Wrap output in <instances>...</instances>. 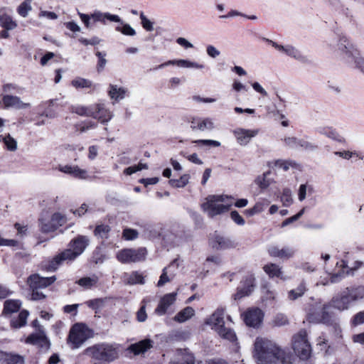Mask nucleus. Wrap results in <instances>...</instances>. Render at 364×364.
<instances>
[{"label":"nucleus","instance_id":"obj_1","mask_svg":"<svg viewBox=\"0 0 364 364\" xmlns=\"http://www.w3.org/2000/svg\"><path fill=\"white\" fill-rule=\"evenodd\" d=\"M255 354L258 364H287L291 363V356L279 348L272 341L257 337L254 344Z\"/></svg>","mask_w":364,"mask_h":364},{"label":"nucleus","instance_id":"obj_2","mask_svg":"<svg viewBox=\"0 0 364 364\" xmlns=\"http://www.w3.org/2000/svg\"><path fill=\"white\" fill-rule=\"evenodd\" d=\"M90 239L87 236L78 235L70 242V248L55 256L46 267L48 272L55 271L64 261H72L80 256L89 245Z\"/></svg>","mask_w":364,"mask_h":364},{"label":"nucleus","instance_id":"obj_3","mask_svg":"<svg viewBox=\"0 0 364 364\" xmlns=\"http://www.w3.org/2000/svg\"><path fill=\"white\" fill-rule=\"evenodd\" d=\"M119 345L117 343H101L87 348L84 354L90 357L94 364H107L119 358Z\"/></svg>","mask_w":364,"mask_h":364},{"label":"nucleus","instance_id":"obj_4","mask_svg":"<svg viewBox=\"0 0 364 364\" xmlns=\"http://www.w3.org/2000/svg\"><path fill=\"white\" fill-rule=\"evenodd\" d=\"M364 299V286L346 287L334 296L331 301V306L343 311L348 310L353 303Z\"/></svg>","mask_w":364,"mask_h":364},{"label":"nucleus","instance_id":"obj_5","mask_svg":"<svg viewBox=\"0 0 364 364\" xmlns=\"http://www.w3.org/2000/svg\"><path fill=\"white\" fill-rule=\"evenodd\" d=\"M233 199L232 196L227 195H210L205 198L201 208L209 217L213 218L228 212L233 204Z\"/></svg>","mask_w":364,"mask_h":364},{"label":"nucleus","instance_id":"obj_6","mask_svg":"<svg viewBox=\"0 0 364 364\" xmlns=\"http://www.w3.org/2000/svg\"><path fill=\"white\" fill-rule=\"evenodd\" d=\"M92 331L83 323H75L70 330L68 343L73 349L79 348L92 336Z\"/></svg>","mask_w":364,"mask_h":364},{"label":"nucleus","instance_id":"obj_7","mask_svg":"<svg viewBox=\"0 0 364 364\" xmlns=\"http://www.w3.org/2000/svg\"><path fill=\"white\" fill-rule=\"evenodd\" d=\"M292 347L301 359L306 360L310 357L311 346L307 339V333L305 330L299 331L293 336Z\"/></svg>","mask_w":364,"mask_h":364},{"label":"nucleus","instance_id":"obj_8","mask_svg":"<svg viewBox=\"0 0 364 364\" xmlns=\"http://www.w3.org/2000/svg\"><path fill=\"white\" fill-rule=\"evenodd\" d=\"M146 254L147 252L144 247L126 248L119 250L117 253L116 257L122 264L135 263L144 261Z\"/></svg>","mask_w":364,"mask_h":364},{"label":"nucleus","instance_id":"obj_9","mask_svg":"<svg viewBox=\"0 0 364 364\" xmlns=\"http://www.w3.org/2000/svg\"><path fill=\"white\" fill-rule=\"evenodd\" d=\"M39 228L42 232L48 233L55 231L59 227L63 226L66 223V218L60 213H55L52 215L50 218L41 217L38 220Z\"/></svg>","mask_w":364,"mask_h":364},{"label":"nucleus","instance_id":"obj_10","mask_svg":"<svg viewBox=\"0 0 364 364\" xmlns=\"http://www.w3.org/2000/svg\"><path fill=\"white\" fill-rule=\"evenodd\" d=\"M331 307L330 304L321 305L316 304L311 307L307 314V320L311 323H327L330 321V315L328 312Z\"/></svg>","mask_w":364,"mask_h":364},{"label":"nucleus","instance_id":"obj_11","mask_svg":"<svg viewBox=\"0 0 364 364\" xmlns=\"http://www.w3.org/2000/svg\"><path fill=\"white\" fill-rule=\"evenodd\" d=\"M264 41L270 44L279 52L285 54L290 58L301 62L305 60V57L301 52L297 48L291 44L280 45L269 38H264Z\"/></svg>","mask_w":364,"mask_h":364},{"label":"nucleus","instance_id":"obj_12","mask_svg":"<svg viewBox=\"0 0 364 364\" xmlns=\"http://www.w3.org/2000/svg\"><path fill=\"white\" fill-rule=\"evenodd\" d=\"M259 132L258 129H249L238 127L233 130L232 134L237 142L242 146H247L252 139L255 137Z\"/></svg>","mask_w":364,"mask_h":364},{"label":"nucleus","instance_id":"obj_13","mask_svg":"<svg viewBox=\"0 0 364 364\" xmlns=\"http://www.w3.org/2000/svg\"><path fill=\"white\" fill-rule=\"evenodd\" d=\"M263 317L262 311L258 308L250 309L243 314L246 325L254 328H257L261 325Z\"/></svg>","mask_w":364,"mask_h":364},{"label":"nucleus","instance_id":"obj_14","mask_svg":"<svg viewBox=\"0 0 364 364\" xmlns=\"http://www.w3.org/2000/svg\"><path fill=\"white\" fill-rule=\"evenodd\" d=\"M55 280V276L43 277H41L38 274H34L28 277L27 283L30 289H41L49 287L54 283Z\"/></svg>","mask_w":364,"mask_h":364},{"label":"nucleus","instance_id":"obj_15","mask_svg":"<svg viewBox=\"0 0 364 364\" xmlns=\"http://www.w3.org/2000/svg\"><path fill=\"white\" fill-rule=\"evenodd\" d=\"M336 46L339 54L344 58H346L348 62H350L354 58L356 50L353 48L348 39L345 36L341 37Z\"/></svg>","mask_w":364,"mask_h":364},{"label":"nucleus","instance_id":"obj_16","mask_svg":"<svg viewBox=\"0 0 364 364\" xmlns=\"http://www.w3.org/2000/svg\"><path fill=\"white\" fill-rule=\"evenodd\" d=\"M210 245L215 250H227L235 248L237 242L230 238L215 234L210 240Z\"/></svg>","mask_w":364,"mask_h":364},{"label":"nucleus","instance_id":"obj_17","mask_svg":"<svg viewBox=\"0 0 364 364\" xmlns=\"http://www.w3.org/2000/svg\"><path fill=\"white\" fill-rule=\"evenodd\" d=\"M241 287L237 288V292L233 295L235 300H239L246 296L250 295L254 290L255 277L252 275H248L241 282Z\"/></svg>","mask_w":364,"mask_h":364},{"label":"nucleus","instance_id":"obj_18","mask_svg":"<svg viewBox=\"0 0 364 364\" xmlns=\"http://www.w3.org/2000/svg\"><path fill=\"white\" fill-rule=\"evenodd\" d=\"M26 343L46 349H48L50 347V342L44 330H40V331L29 335L26 339Z\"/></svg>","mask_w":364,"mask_h":364},{"label":"nucleus","instance_id":"obj_19","mask_svg":"<svg viewBox=\"0 0 364 364\" xmlns=\"http://www.w3.org/2000/svg\"><path fill=\"white\" fill-rule=\"evenodd\" d=\"M190 122L193 131H210L215 127L213 119L209 117H193Z\"/></svg>","mask_w":364,"mask_h":364},{"label":"nucleus","instance_id":"obj_20","mask_svg":"<svg viewBox=\"0 0 364 364\" xmlns=\"http://www.w3.org/2000/svg\"><path fill=\"white\" fill-rule=\"evenodd\" d=\"M225 309L218 308L205 321L206 325L211 326L215 331L224 326Z\"/></svg>","mask_w":364,"mask_h":364},{"label":"nucleus","instance_id":"obj_21","mask_svg":"<svg viewBox=\"0 0 364 364\" xmlns=\"http://www.w3.org/2000/svg\"><path fill=\"white\" fill-rule=\"evenodd\" d=\"M1 101L4 104V107L6 109H23L31 107L30 103L23 102L20 97L12 95H3Z\"/></svg>","mask_w":364,"mask_h":364},{"label":"nucleus","instance_id":"obj_22","mask_svg":"<svg viewBox=\"0 0 364 364\" xmlns=\"http://www.w3.org/2000/svg\"><path fill=\"white\" fill-rule=\"evenodd\" d=\"M268 253L271 257H278L282 259H289L294 257L295 250L291 247H283L279 248L277 246H271L268 248Z\"/></svg>","mask_w":364,"mask_h":364},{"label":"nucleus","instance_id":"obj_23","mask_svg":"<svg viewBox=\"0 0 364 364\" xmlns=\"http://www.w3.org/2000/svg\"><path fill=\"white\" fill-rule=\"evenodd\" d=\"M93 108L95 116H92V117L98 119L102 123L107 122L112 118V112L107 109L104 104H95L93 105Z\"/></svg>","mask_w":364,"mask_h":364},{"label":"nucleus","instance_id":"obj_24","mask_svg":"<svg viewBox=\"0 0 364 364\" xmlns=\"http://www.w3.org/2000/svg\"><path fill=\"white\" fill-rule=\"evenodd\" d=\"M58 168L60 171L79 179H86L88 177L87 171L79 168L77 166L60 165Z\"/></svg>","mask_w":364,"mask_h":364},{"label":"nucleus","instance_id":"obj_25","mask_svg":"<svg viewBox=\"0 0 364 364\" xmlns=\"http://www.w3.org/2000/svg\"><path fill=\"white\" fill-rule=\"evenodd\" d=\"M176 293H170L164 295L159 301L155 312L160 316L164 315L168 308L176 301Z\"/></svg>","mask_w":364,"mask_h":364},{"label":"nucleus","instance_id":"obj_26","mask_svg":"<svg viewBox=\"0 0 364 364\" xmlns=\"http://www.w3.org/2000/svg\"><path fill=\"white\" fill-rule=\"evenodd\" d=\"M129 90L126 87H119L117 85L112 84L109 85L108 95L111 100H113L115 102H119L124 100Z\"/></svg>","mask_w":364,"mask_h":364},{"label":"nucleus","instance_id":"obj_27","mask_svg":"<svg viewBox=\"0 0 364 364\" xmlns=\"http://www.w3.org/2000/svg\"><path fill=\"white\" fill-rule=\"evenodd\" d=\"M91 17L95 22H101L103 24H106L107 21L121 22V18L119 16L111 14L108 12L102 13L100 11H95L91 14Z\"/></svg>","mask_w":364,"mask_h":364},{"label":"nucleus","instance_id":"obj_28","mask_svg":"<svg viewBox=\"0 0 364 364\" xmlns=\"http://www.w3.org/2000/svg\"><path fill=\"white\" fill-rule=\"evenodd\" d=\"M0 359H4L6 364H24V358L18 354L0 351Z\"/></svg>","mask_w":364,"mask_h":364},{"label":"nucleus","instance_id":"obj_29","mask_svg":"<svg viewBox=\"0 0 364 364\" xmlns=\"http://www.w3.org/2000/svg\"><path fill=\"white\" fill-rule=\"evenodd\" d=\"M126 284L134 285L136 284H144V278L143 275L139 272H132L131 273H126L124 276Z\"/></svg>","mask_w":364,"mask_h":364},{"label":"nucleus","instance_id":"obj_30","mask_svg":"<svg viewBox=\"0 0 364 364\" xmlns=\"http://www.w3.org/2000/svg\"><path fill=\"white\" fill-rule=\"evenodd\" d=\"M151 347L150 340H144L139 343L132 344L129 346V350L135 355H139L146 351Z\"/></svg>","mask_w":364,"mask_h":364},{"label":"nucleus","instance_id":"obj_31","mask_svg":"<svg viewBox=\"0 0 364 364\" xmlns=\"http://www.w3.org/2000/svg\"><path fill=\"white\" fill-rule=\"evenodd\" d=\"M195 315V310L191 307L187 306L180 311L175 316L174 321L178 323H183L191 318H192Z\"/></svg>","mask_w":364,"mask_h":364},{"label":"nucleus","instance_id":"obj_32","mask_svg":"<svg viewBox=\"0 0 364 364\" xmlns=\"http://www.w3.org/2000/svg\"><path fill=\"white\" fill-rule=\"evenodd\" d=\"M343 275L341 273L337 274H328L326 273L325 276H321L317 283V284H321L323 286L328 285L330 284L337 283L341 281Z\"/></svg>","mask_w":364,"mask_h":364},{"label":"nucleus","instance_id":"obj_33","mask_svg":"<svg viewBox=\"0 0 364 364\" xmlns=\"http://www.w3.org/2000/svg\"><path fill=\"white\" fill-rule=\"evenodd\" d=\"M307 291L306 284L304 282H301L299 285L294 289H291L288 292V299L291 301L296 300L301 297Z\"/></svg>","mask_w":364,"mask_h":364},{"label":"nucleus","instance_id":"obj_34","mask_svg":"<svg viewBox=\"0 0 364 364\" xmlns=\"http://www.w3.org/2000/svg\"><path fill=\"white\" fill-rule=\"evenodd\" d=\"M318 132L321 134L325 135L329 139L338 142H343L344 141L343 138L332 127H320Z\"/></svg>","mask_w":364,"mask_h":364},{"label":"nucleus","instance_id":"obj_35","mask_svg":"<svg viewBox=\"0 0 364 364\" xmlns=\"http://www.w3.org/2000/svg\"><path fill=\"white\" fill-rule=\"evenodd\" d=\"M177 355L181 357L183 359L182 362L174 361L171 362V364H194V356L186 349H178L177 350Z\"/></svg>","mask_w":364,"mask_h":364},{"label":"nucleus","instance_id":"obj_36","mask_svg":"<svg viewBox=\"0 0 364 364\" xmlns=\"http://www.w3.org/2000/svg\"><path fill=\"white\" fill-rule=\"evenodd\" d=\"M99 281V277L97 275H92V277H85L78 279L76 283L80 287L85 289H91L96 286Z\"/></svg>","mask_w":364,"mask_h":364},{"label":"nucleus","instance_id":"obj_37","mask_svg":"<svg viewBox=\"0 0 364 364\" xmlns=\"http://www.w3.org/2000/svg\"><path fill=\"white\" fill-rule=\"evenodd\" d=\"M263 269L267 274L270 277H281L282 278V269L281 267L273 263L267 264L263 267Z\"/></svg>","mask_w":364,"mask_h":364},{"label":"nucleus","instance_id":"obj_38","mask_svg":"<svg viewBox=\"0 0 364 364\" xmlns=\"http://www.w3.org/2000/svg\"><path fill=\"white\" fill-rule=\"evenodd\" d=\"M21 306V302L19 300H6L4 302V314H11L16 312L19 310Z\"/></svg>","mask_w":364,"mask_h":364},{"label":"nucleus","instance_id":"obj_39","mask_svg":"<svg viewBox=\"0 0 364 364\" xmlns=\"http://www.w3.org/2000/svg\"><path fill=\"white\" fill-rule=\"evenodd\" d=\"M173 65H177L181 68H196V69H203L204 68L203 65L198 64L196 62H192L188 60H172Z\"/></svg>","mask_w":364,"mask_h":364},{"label":"nucleus","instance_id":"obj_40","mask_svg":"<svg viewBox=\"0 0 364 364\" xmlns=\"http://www.w3.org/2000/svg\"><path fill=\"white\" fill-rule=\"evenodd\" d=\"M0 25L7 31L14 30L17 27V23L8 14L0 16Z\"/></svg>","mask_w":364,"mask_h":364},{"label":"nucleus","instance_id":"obj_41","mask_svg":"<svg viewBox=\"0 0 364 364\" xmlns=\"http://www.w3.org/2000/svg\"><path fill=\"white\" fill-rule=\"evenodd\" d=\"M284 146L290 149H299L301 139L296 136H284L282 139Z\"/></svg>","mask_w":364,"mask_h":364},{"label":"nucleus","instance_id":"obj_42","mask_svg":"<svg viewBox=\"0 0 364 364\" xmlns=\"http://www.w3.org/2000/svg\"><path fill=\"white\" fill-rule=\"evenodd\" d=\"M28 311L26 310L21 311L16 318L11 321V326L14 328H21L26 325V320L28 316Z\"/></svg>","mask_w":364,"mask_h":364},{"label":"nucleus","instance_id":"obj_43","mask_svg":"<svg viewBox=\"0 0 364 364\" xmlns=\"http://www.w3.org/2000/svg\"><path fill=\"white\" fill-rule=\"evenodd\" d=\"M75 113L80 116L92 117L94 115L93 105L85 107V106H77L73 108Z\"/></svg>","mask_w":364,"mask_h":364},{"label":"nucleus","instance_id":"obj_44","mask_svg":"<svg viewBox=\"0 0 364 364\" xmlns=\"http://www.w3.org/2000/svg\"><path fill=\"white\" fill-rule=\"evenodd\" d=\"M120 25L115 28V30L124 36H134L136 35L135 30L128 23H124L122 20L119 22Z\"/></svg>","mask_w":364,"mask_h":364},{"label":"nucleus","instance_id":"obj_45","mask_svg":"<svg viewBox=\"0 0 364 364\" xmlns=\"http://www.w3.org/2000/svg\"><path fill=\"white\" fill-rule=\"evenodd\" d=\"M107 298H98L87 301L86 304L97 312L104 307Z\"/></svg>","mask_w":364,"mask_h":364},{"label":"nucleus","instance_id":"obj_46","mask_svg":"<svg viewBox=\"0 0 364 364\" xmlns=\"http://www.w3.org/2000/svg\"><path fill=\"white\" fill-rule=\"evenodd\" d=\"M32 0H25L17 8V13L22 17L25 18L28 15L29 11H31Z\"/></svg>","mask_w":364,"mask_h":364},{"label":"nucleus","instance_id":"obj_47","mask_svg":"<svg viewBox=\"0 0 364 364\" xmlns=\"http://www.w3.org/2000/svg\"><path fill=\"white\" fill-rule=\"evenodd\" d=\"M190 176L188 174H184L181 176L179 179H171L168 183L173 188H183L186 186L189 181Z\"/></svg>","mask_w":364,"mask_h":364},{"label":"nucleus","instance_id":"obj_48","mask_svg":"<svg viewBox=\"0 0 364 364\" xmlns=\"http://www.w3.org/2000/svg\"><path fill=\"white\" fill-rule=\"evenodd\" d=\"M217 333L220 336L230 341H235L236 340L235 332L232 329L225 327V326L221 328H218Z\"/></svg>","mask_w":364,"mask_h":364},{"label":"nucleus","instance_id":"obj_49","mask_svg":"<svg viewBox=\"0 0 364 364\" xmlns=\"http://www.w3.org/2000/svg\"><path fill=\"white\" fill-rule=\"evenodd\" d=\"M109 231L110 228L109 225L102 224L96 226L94 230V235L97 237L105 239L108 237Z\"/></svg>","mask_w":364,"mask_h":364},{"label":"nucleus","instance_id":"obj_50","mask_svg":"<svg viewBox=\"0 0 364 364\" xmlns=\"http://www.w3.org/2000/svg\"><path fill=\"white\" fill-rule=\"evenodd\" d=\"M71 85L75 88H89L92 83L87 79L76 77L71 81Z\"/></svg>","mask_w":364,"mask_h":364},{"label":"nucleus","instance_id":"obj_51","mask_svg":"<svg viewBox=\"0 0 364 364\" xmlns=\"http://www.w3.org/2000/svg\"><path fill=\"white\" fill-rule=\"evenodd\" d=\"M284 206L288 207L293 203L292 193L289 188H284L280 197Z\"/></svg>","mask_w":364,"mask_h":364},{"label":"nucleus","instance_id":"obj_52","mask_svg":"<svg viewBox=\"0 0 364 364\" xmlns=\"http://www.w3.org/2000/svg\"><path fill=\"white\" fill-rule=\"evenodd\" d=\"M0 138H2V140L8 150L14 151L17 149V142L11 136L10 134H7L4 136H0Z\"/></svg>","mask_w":364,"mask_h":364},{"label":"nucleus","instance_id":"obj_53","mask_svg":"<svg viewBox=\"0 0 364 364\" xmlns=\"http://www.w3.org/2000/svg\"><path fill=\"white\" fill-rule=\"evenodd\" d=\"M334 154L343 158L344 159L349 160L350 158L355 156L358 157L359 159L363 160V156H362L360 154H359L357 151H335Z\"/></svg>","mask_w":364,"mask_h":364},{"label":"nucleus","instance_id":"obj_54","mask_svg":"<svg viewBox=\"0 0 364 364\" xmlns=\"http://www.w3.org/2000/svg\"><path fill=\"white\" fill-rule=\"evenodd\" d=\"M299 149H303L309 151H314L318 149V145L312 141L301 139Z\"/></svg>","mask_w":364,"mask_h":364},{"label":"nucleus","instance_id":"obj_55","mask_svg":"<svg viewBox=\"0 0 364 364\" xmlns=\"http://www.w3.org/2000/svg\"><path fill=\"white\" fill-rule=\"evenodd\" d=\"M307 191L309 193L313 192L311 186H308L307 184L300 185L298 191V199L299 201H303L306 198Z\"/></svg>","mask_w":364,"mask_h":364},{"label":"nucleus","instance_id":"obj_56","mask_svg":"<svg viewBox=\"0 0 364 364\" xmlns=\"http://www.w3.org/2000/svg\"><path fill=\"white\" fill-rule=\"evenodd\" d=\"M268 174L269 172L264 173L255 179V183L262 189L267 188L269 186V181L267 179Z\"/></svg>","mask_w":364,"mask_h":364},{"label":"nucleus","instance_id":"obj_57","mask_svg":"<svg viewBox=\"0 0 364 364\" xmlns=\"http://www.w3.org/2000/svg\"><path fill=\"white\" fill-rule=\"evenodd\" d=\"M193 143H196L200 146H214V147H218L220 146V142L216 140H212V139H198L193 141Z\"/></svg>","mask_w":364,"mask_h":364},{"label":"nucleus","instance_id":"obj_58","mask_svg":"<svg viewBox=\"0 0 364 364\" xmlns=\"http://www.w3.org/2000/svg\"><path fill=\"white\" fill-rule=\"evenodd\" d=\"M138 232L131 228H125L123 230L122 236L126 240H133L138 237Z\"/></svg>","mask_w":364,"mask_h":364},{"label":"nucleus","instance_id":"obj_59","mask_svg":"<svg viewBox=\"0 0 364 364\" xmlns=\"http://www.w3.org/2000/svg\"><path fill=\"white\" fill-rule=\"evenodd\" d=\"M364 323V311L355 314L350 320V324L353 326H357Z\"/></svg>","mask_w":364,"mask_h":364},{"label":"nucleus","instance_id":"obj_60","mask_svg":"<svg viewBox=\"0 0 364 364\" xmlns=\"http://www.w3.org/2000/svg\"><path fill=\"white\" fill-rule=\"evenodd\" d=\"M3 90L4 92L8 93H22L24 90V88L18 87L14 84H6L3 87Z\"/></svg>","mask_w":364,"mask_h":364},{"label":"nucleus","instance_id":"obj_61","mask_svg":"<svg viewBox=\"0 0 364 364\" xmlns=\"http://www.w3.org/2000/svg\"><path fill=\"white\" fill-rule=\"evenodd\" d=\"M140 19L142 27L147 31H152L154 30L153 23L148 19L144 13L140 14Z\"/></svg>","mask_w":364,"mask_h":364},{"label":"nucleus","instance_id":"obj_62","mask_svg":"<svg viewBox=\"0 0 364 364\" xmlns=\"http://www.w3.org/2000/svg\"><path fill=\"white\" fill-rule=\"evenodd\" d=\"M273 323L277 326H284L288 323V318L284 314H278L274 316Z\"/></svg>","mask_w":364,"mask_h":364},{"label":"nucleus","instance_id":"obj_63","mask_svg":"<svg viewBox=\"0 0 364 364\" xmlns=\"http://www.w3.org/2000/svg\"><path fill=\"white\" fill-rule=\"evenodd\" d=\"M306 208H303L297 214L294 215L292 217H290L282 222V227L287 226L290 223L297 220L300 217L303 215L305 212Z\"/></svg>","mask_w":364,"mask_h":364},{"label":"nucleus","instance_id":"obj_64","mask_svg":"<svg viewBox=\"0 0 364 364\" xmlns=\"http://www.w3.org/2000/svg\"><path fill=\"white\" fill-rule=\"evenodd\" d=\"M78 41L82 44H83L85 46H88V45L95 46V45L99 44L101 41V40L97 36L92 37L90 39H87V38L81 37L78 39Z\"/></svg>","mask_w":364,"mask_h":364}]
</instances>
